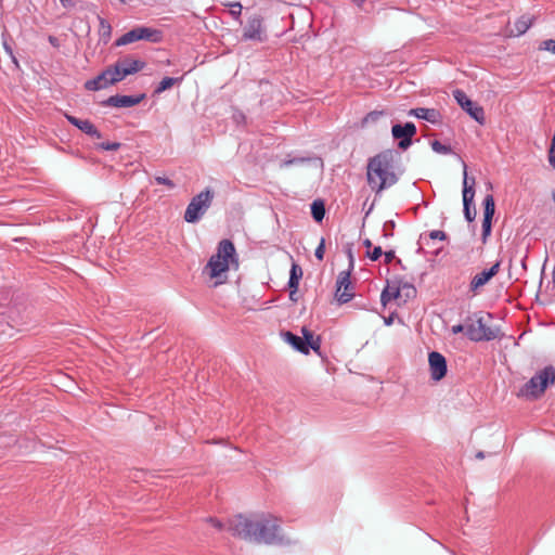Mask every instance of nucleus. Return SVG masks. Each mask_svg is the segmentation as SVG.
<instances>
[{"mask_svg": "<svg viewBox=\"0 0 555 555\" xmlns=\"http://www.w3.org/2000/svg\"><path fill=\"white\" fill-rule=\"evenodd\" d=\"M229 531L234 537L268 545H288L291 540L281 533L276 517L262 515L258 519H249L243 515L235 516L229 522Z\"/></svg>", "mask_w": 555, "mask_h": 555, "instance_id": "1", "label": "nucleus"}, {"mask_svg": "<svg viewBox=\"0 0 555 555\" xmlns=\"http://www.w3.org/2000/svg\"><path fill=\"white\" fill-rule=\"evenodd\" d=\"M366 179L372 191L377 194L397 183L398 176L393 171L392 151H383L369 159Z\"/></svg>", "mask_w": 555, "mask_h": 555, "instance_id": "2", "label": "nucleus"}, {"mask_svg": "<svg viewBox=\"0 0 555 555\" xmlns=\"http://www.w3.org/2000/svg\"><path fill=\"white\" fill-rule=\"evenodd\" d=\"M235 260V247L230 240L219 242L217 253L210 257L206 270L211 279L219 276L229 270L230 261Z\"/></svg>", "mask_w": 555, "mask_h": 555, "instance_id": "3", "label": "nucleus"}, {"mask_svg": "<svg viewBox=\"0 0 555 555\" xmlns=\"http://www.w3.org/2000/svg\"><path fill=\"white\" fill-rule=\"evenodd\" d=\"M555 382V369L552 365L545 366L543 370L532 376L521 388V393L530 398H539L544 393L548 385Z\"/></svg>", "mask_w": 555, "mask_h": 555, "instance_id": "4", "label": "nucleus"}, {"mask_svg": "<svg viewBox=\"0 0 555 555\" xmlns=\"http://www.w3.org/2000/svg\"><path fill=\"white\" fill-rule=\"evenodd\" d=\"M212 199L214 192L209 188L192 197L185 209L184 220L188 223L198 222L211 206Z\"/></svg>", "mask_w": 555, "mask_h": 555, "instance_id": "5", "label": "nucleus"}, {"mask_svg": "<svg viewBox=\"0 0 555 555\" xmlns=\"http://www.w3.org/2000/svg\"><path fill=\"white\" fill-rule=\"evenodd\" d=\"M499 328H492L483 323V318L478 317L476 323L466 327V335L472 341H490L499 336Z\"/></svg>", "mask_w": 555, "mask_h": 555, "instance_id": "6", "label": "nucleus"}, {"mask_svg": "<svg viewBox=\"0 0 555 555\" xmlns=\"http://www.w3.org/2000/svg\"><path fill=\"white\" fill-rule=\"evenodd\" d=\"M453 98L456 103L479 125H485L486 116L482 106L473 102L466 93L461 89H455L453 91Z\"/></svg>", "mask_w": 555, "mask_h": 555, "instance_id": "7", "label": "nucleus"}, {"mask_svg": "<svg viewBox=\"0 0 555 555\" xmlns=\"http://www.w3.org/2000/svg\"><path fill=\"white\" fill-rule=\"evenodd\" d=\"M350 274V270L341 271L336 281L335 297L340 305L349 302L354 297Z\"/></svg>", "mask_w": 555, "mask_h": 555, "instance_id": "8", "label": "nucleus"}, {"mask_svg": "<svg viewBox=\"0 0 555 555\" xmlns=\"http://www.w3.org/2000/svg\"><path fill=\"white\" fill-rule=\"evenodd\" d=\"M391 134L399 140V149L406 150L412 144V138L416 134V126L411 121L404 125L395 124L391 128Z\"/></svg>", "mask_w": 555, "mask_h": 555, "instance_id": "9", "label": "nucleus"}, {"mask_svg": "<svg viewBox=\"0 0 555 555\" xmlns=\"http://www.w3.org/2000/svg\"><path fill=\"white\" fill-rule=\"evenodd\" d=\"M501 262L496 261L489 269L477 273L469 283V293L476 296L480 293L481 288L500 271Z\"/></svg>", "mask_w": 555, "mask_h": 555, "instance_id": "10", "label": "nucleus"}, {"mask_svg": "<svg viewBox=\"0 0 555 555\" xmlns=\"http://www.w3.org/2000/svg\"><path fill=\"white\" fill-rule=\"evenodd\" d=\"M243 39L244 40H253L258 42H263L267 39V35L264 34L262 27V17L259 15H255L248 18L246 26L243 30Z\"/></svg>", "mask_w": 555, "mask_h": 555, "instance_id": "11", "label": "nucleus"}, {"mask_svg": "<svg viewBox=\"0 0 555 555\" xmlns=\"http://www.w3.org/2000/svg\"><path fill=\"white\" fill-rule=\"evenodd\" d=\"M145 99V93L137 94V95H122L115 94L111 95L106 100L102 102L103 106L109 107H132L134 105L140 104Z\"/></svg>", "mask_w": 555, "mask_h": 555, "instance_id": "12", "label": "nucleus"}, {"mask_svg": "<svg viewBox=\"0 0 555 555\" xmlns=\"http://www.w3.org/2000/svg\"><path fill=\"white\" fill-rule=\"evenodd\" d=\"M428 363L430 377L438 382L447 375L448 366L446 358L437 351H431L428 354Z\"/></svg>", "mask_w": 555, "mask_h": 555, "instance_id": "13", "label": "nucleus"}, {"mask_svg": "<svg viewBox=\"0 0 555 555\" xmlns=\"http://www.w3.org/2000/svg\"><path fill=\"white\" fill-rule=\"evenodd\" d=\"M483 219H482V241L486 242L491 234L492 219L495 212V203L493 195L488 194L482 202Z\"/></svg>", "mask_w": 555, "mask_h": 555, "instance_id": "14", "label": "nucleus"}, {"mask_svg": "<svg viewBox=\"0 0 555 555\" xmlns=\"http://www.w3.org/2000/svg\"><path fill=\"white\" fill-rule=\"evenodd\" d=\"M65 118L70 125L77 127L83 133L96 139L102 138L101 132L89 119H80L69 114H65Z\"/></svg>", "mask_w": 555, "mask_h": 555, "instance_id": "15", "label": "nucleus"}, {"mask_svg": "<svg viewBox=\"0 0 555 555\" xmlns=\"http://www.w3.org/2000/svg\"><path fill=\"white\" fill-rule=\"evenodd\" d=\"M116 62L120 66V69H122V73L126 74V77L129 75L137 74L146 66V63L144 61L133 59L130 55L120 57Z\"/></svg>", "mask_w": 555, "mask_h": 555, "instance_id": "16", "label": "nucleus"}, {"mask_svg": "<svg viewBox=\"0 0 555 555\" xmlns=\"http://www.w3.org/2000/svg\"><path fill=\"white\" fill-rule=\"evenodd\" d=\"M400 297H401L400 281L398 279H395L392 281H387V285L380 294L382 305L384 307H386L389 301H391L392 299L400 298Z\"/></svg>", "mask_w": 555, "mask_h": 555, "instance_id": "17", "label": "nucleus"}, {"mask_svg": "<svg viewBox=\"0 0 555 555\" xmlns=\"http://www.w3.org/2000/svg\"><path fill=\"white\" fill-rule=\"evenodd\" d=\"M409 115L420 119L427 120L431 124L438 122V119L440 117V114L437 109L426 107L412 108L410 109Z\"/></svg>", "mask_w": 555, "mask_h": 555, "instance_id": "18", "label": "nucleus"}, {"mask_svg": "<svg viewBox=\"0 0 555 555\" xmlns=\"http://www.w3.org/2000/svg\"><path fill=\"white\" fill-rule=\"evenodd\" d=\"M283 339L289 344L296 351H299L302 354H308V349L306 347L305 341H302V338L296 334H293L289 331L282 332L281 333Z\"/></svg>", "mask_w": 555, "mask_h": 555, "instance_id": "19", "label": "nucleus"}, {"mask_svg": "<svg viewBox=\"0 0 555 555\" xmlns=\"http://www.w3.org/2000/svg\"><path fill=\"white\" fill-rule=\"evenodd\" d=\"M107 79H108V77H107L105 70H103L95 78L87 80L85 82V88L89 91H98L101 89H105L108 86H112V83L108 82Z\"/></svg>", "mask_w": 555, "mask_h": 555, "instance_id": "20", "label": "nucleus"}, {"mask_svg": "<svg viewBox=\"0 0 555 555\" xmlns=\"http://www.w3.org/2000/svg\"><path fill=\"white\" fill-rule=\"evenodd\" d=\"M533 18L529 15H522L514 23V27L511 29V35L519 37L524 35L532 25Z\"/></svg>", "mask_w": 555, "mask_h": 555, "instance_id": "21", "label": "nucleus"}, {"mask_svg": "<svg viewBox=\"0 0 555 555\" xmlns=\"http://www.w3.org/2000/svg\"><path fill=\"white\" fill-rule=\"evenodd\" d=\"M140 40L157 43L162 40V31L146 26H138Z\"/></svg>", "mask_w": 555, "mask_h": 555, "instance_id": "22", "label": "nucleus"}, {"mask_svg": "<svg viewBox=\"0 0 555 555\" xmlns=\"http://www.w3.org/2000/svg\"><path fill=\"white\" fill-rule=\"evenodd\" d=\"M108 79L107 81L115 85L126 78V74L122 73L117 62L104 69Z\"/></svg>", "mask_w": 555, "mask_h": 555, "instance_id": "23", "label": "nucleus"}, {"mask_svg": "<svg viewBox=\"0 0 555 555\" xmlns=\"http://www.w3.org/2000/svg\"><path fill=\"white\" fill-rule=\"evenodd\" d=\"M184 76L181 77H165L163 78L154 90V95H159L164 91L170 89L176 83H180Z\"/></svg>", "mask_w": 555, "mask_h": 555, "instance_id": "24", "label": "nucleus"}, {"mask_svg": "<svg viewBox=\"0 0 555 555\" xmlns=\"http://www.w3.org/2000/svg\"><path fill=\"white\" fill-rule=\"evenodd\" d=\"M139 40H140L139 29H138V27H134V28L130 29L129 31L125 33L122 36H120L115 41V46L116 47L126 46V44H129V43H132V42H135Z\"/></svg>", "mask_w": 555, "mask_h": 555, "instance_id": "25", "label": "nucleus"}, {"mask_svg": "<svg viewBox=\"0 0 555 555\" xmlns=\"http://www.w3.org/2000/svg\"><path fill=\"white\" fill-rule=\"evenodd\" d=\"M302 278V269L299 264L293 263L289 272L288 288L298 289L299 281Z\"/></svg>", "mask_w": 555, "mask_h": 555, "instance_id": "26", "label": "nucleus"}, {"mask_svg": "<svg viewBox=\"0 0 555 555\" xmlns=\"http://www.w3.org/2000/svg\"><path fill=\"white\" fill-rule=\"evenodd\" d=\"M311 215L317 222H322L325 216V205L322 199H315L312 202Z\"/></svg>", "mask_w": 555, "mask_h": 555, "instance_id": "27", "label": "nucleus"}, {"mask_svg": "<svg viewBox=\"0 0 555 555\" xmlns=\"http://www.w3.org/2000/svg\"><path fill=\"white\" fill-rule=\"evenodd\" d=\"M99 20V35L106 43L112 35V26L111 24L103 17L98 16Z\"/></svg>", "mask_w": 555, "mask_h": 555, "instance_id": "28", "label": "nucleus"}, {"mask_svg": "<svg viewBox=\"0 0 555 555\" xmlns=\"http://www.w3.org/2000/svg\"><path fill=\"white\" fill-rule=\"evenodd\" d=\"M475 179H472L470 186H466V181H463V204H473L475 196Z\"/></svg>", "mask_w": 555, "mask_h": 555, "instance_id": "29", "label": "nucleus"}, {"mask_svg": "<svg viewBox=\"0 0 555 555\" xmlns=\"http://www.w3.org/2000/svg\"><path fill=\"white\" fill-rule=\"evenodd\" d=\"M384 114V111H372L367 113L361 120V128H365L370 124L378 121Z\"/></svg>", "mask_w": 555, "mask_h": 555, "instance_id": "30", "label": "nucleus"}, {"mask_svg": "<svg viewBox=\"0 0 555 555\" xmlns=\"http://www.w3.org/2000/svg\"><path fill=\"white\" fill-rule=\"evenodd\" d=\"M400 281V287H401V296L405 298L404 301H406L410 298H414L416 296V288L413 284Z\"/></svg>", "mask_w": 555, "mask_h": 555, "instance_id": "31", "label": "nucleus"}, {"mask_svg": "<svg viewBox=\"0 0 555 555\" xmlns=\"http://www.w3.org/2000/svg\"><path fill=\"white\" fill-rule=\"evenodd\" d=\"M430 146H431L433 151L438 153V154L448 155V154L452 153V147L450 145L442 144L438 140H434L430 143Z\"/></svg>", "mask_w": 555, "mask_h": 555, "instance_id": "32", "label": "nucleus"}, {"mask_svg": "<svg viewBox=\"0 0 555 555\" xmlns=\"http://www.w3.org/2000/svg\"><path fill=\"white\" fill-rule=\"evenodd\" d=\"M464 217L468 222H473L476 218V209L473 204H463Z\"/></svg>", "mask_w": 555, "mask_h": 555, "instance_id": "33", "label": "nucleus"}, {"mask_svg": "<svg viewBox=\"0 0 555 555\" xmlns=\"http://www.w3.org/2000/svg\"><path fill=\"white\" fill-rule=\"evenodd\" d=\"M230 7V14L236 21H240L242 14V4L240 2H231L228 4Z\"/></svg>", "mask_w": 555, "mask_h": 555, "instance_id": "34", "label": "nucleus"}, {"mask_svg": "<svg viewBox=\"0 0 555 555\" xmlns=\"http://www.w3.org/2000/svg\"><path fill=\"white\" fill-rule=\"evenodd\" d=\"M121 144L119 142H102L95 145V149L103 151H117Z\"/></svg>", "mask_w": 555, "mask_h": 555, "instance_id": "35", "label": "nucleus"}, {"mask_svg": "<svg viewBox=\"0 0 555 555\" xmlns=\"http://www.w3.org/2000/svg\"><path fill=\"white\" fill-rule=\"evenodd\" d=\"M301 334H302V337H301L302 341H305L304 344H306V347L309 350V346H311L312 339L315 336L312 331H310L309 328H307L305 326L301 328Z\"/></svg>", "mask_w": 555, "mask_h": 555, "instance_id": "36", "label": "nucleus"}, {"mask_svg": "<svg viewBox=\"0 0 555 555\" xmlns=\"http://www.w3.org/2000/svg\"><path fill=\"white\" fill-rule=\"evenodd\" d=\"M539 50H545L553 54H555V40L554 39H547L541 42Z\"/></svg>", "mask_w": 555, "mask_h": 555, "instance_id": "37", "label": "nucleus"}, {"mask_svg": "<svg viewBox=\"0 0 555 555\" xmlns=\"http://www.w3.org/2000/svg\"><path fill=\"white\" fill-rule=\"evenodd\" d=\"M383 255V250L380 246H375L373 249L366 251V257H369L372 261L378 260Z\"/></svg>", "mask_w": 555, "mask_h": 555, "instance_id": "38", "label": "nucleus"}, {"mask_svg": "<svg viewBox=\"0 0 555 555\" xmlns=\"http://www.w3.org/2000/svg\"><path fill=\"white\" fill-rule=\"evenodd\" d=\"M395 225L396 223L392 220L385 222L383 228V236L386 238L391 237L393 235L392 229L395 228Z\"/></svg>", "mask_w": 555, "mask_h": 555, "instance_id": "39", "label": "nucleus"}, {"mask_svg": "<svg viewBox=\"0 0 555 555\" xmlns=\"http://www.w3.org/2000/svg\"><path fill=\"white\" fill-rule=\"evenodd\" d=\"M309 160H310V158H307V157H295V158H291V159H285L282 163V166L288 167V166L295 165V164H304Z\"/></svg>", "mask_w": 555, "mask_h": 555, "instance_id": "40", "label": "nucleus"}, {"mask_svg": "<svg viewBox=\"0 0 555 555\" xmlns=\"http://www.w3.org/2000/svg\"><path fill=\"white\" fill-rule=\"evenodd\" d=\"M155 182L157 184L166 185L168 189H173L176 186V184L173 183L172 180H170L169 178H166V177H162V176H156Z\"/></svg>", "mask_w": 555, "mask_h": 555, "instance_id": "41", "label": "nucleus"}, {"mask_svg": "<svg viewBox=\"0 0 555 555\" xmlns=\"http://www.w3.org/2000/svg\"><path fill=\"white\" fill-rule=\"evenodd\" d=\"M325 253V241L324 238L321 240L319 246L315 248L314 256L318 260H323Z\"/></svg>", "mask_w": 555, "mask_h": 555, "instance_id": "42", "label": "nucleus"}, {"mask_svg": "<svg viewBox=\"0 0 555 555\" xmlns=\"http://www.w3.org/2000/svg\"><path fill=\"white\" fill-rule=\"evenodd\" d=\"M428 238L443 241L447 238V234H446V232H443L441 230H434V231L429 232Z\"/></svg>", "mask_w": 555, "mask_h": 555, "instance_id": "43", "label": "nucleus"}, {"mask_svg": "<svg viewBox=\"0 0 555 555\" xmlns=\"http://www.w3.org/2000/svg\"><path fill=\"white\" fill-rule=\"evenodd\" d=\"M310 349H312L317 353H320V349H321V337L320 336H315L312 339L311 346H309V350Z\"/></svg>", "mask_w": 555, "mask_h": 555, "instance_id": "44", "label": "nucleus"}, {"mask_svg": "<svg viewBox=\"0 0 555 555\" xmlns=\"http://www.w3.org/2000/svg\"><path fill=\"white\" fill-rule=\"evenodd\" d=\"M3 48H4L5 52L9 54V56L12 59V61H13L15 64H17V60H16V57H15L14 53H13V49H12V47H11V46L8 43V41H5V40L3 41Z\"/></svg>", "mask_w": 555, "mask_h": 555, "instance_id": "45", "label": "nucleus"}, {"mask_svg": "<svg viewBox=\"0 0 555 555\" xmlns=\"http://www.w3.org/2000/svg\"><path fill=\"white\" fill-rule=\"evenodd\" d=\"M206 520L209 524H211V526H214L216 529H218V530H222L223 529V524L219 519H217L215 517H208Z\"/></svg>", "mask_w": 555, "mask_h": 555, "instance_id": "46", "label": "nucleus"}, {"mask_svg": "<svg viewBox=\"0 0 555 555\" xmlns=\"http://www.w3.org/2000/svg\"><path fill=\"white\" fill-rule=\"evenodd\" d=\"M383 255L385 256L386 264L390 263L396 258V254H395L393 249L387 250V251L383 253Z\"/></svg>", "mask_w": 555, "mask_h": 555, "instance_id": "47", "label": "nucleus"}, {"mask_svg": "<svg viewBox=\"0 0 555 555\" xmlns=\"http://www.w3.org/2000/svg\"><path fill=\"white\" fill-rule=\"evenodd\" d=\"M464 330H465V327H464V325H462V324H456V325H453V326L451 327V332H452V334H454V335H456V334H460V333L464 332Z\"/></svg>", "mask_w": 555, "mask_h": 555, "instance_id": "48", "label": "nucleus"}, {"mask_svg": "<svg viewBox=\"0 0 555 555\" xmlns=\"http://www.w3.org/2000/svg\"><path fill=\"white\" fill-rule=\"evenodd\" d=\"M347 255H348V258H349V270L351 271L353 269V254H352V248L349 246L347 248Z\"/></svg>", "mask_w": 555, "mask_h": 555, "instance_id": "49", "label": "nucleus"}, {"mask_svg": "<svg viewBox=\"0 0 555 555\" xmlns=\"http://www.w3.org/2000/svg\"><path fill=\"white\" fill-rule=\"evenodd\" d=\"M49 42L54 47V48H59L60 47V41L56 37L54 36H49L48 38Z\"/></svg>", "mask_w": 555, "mask_h": 555, "instance_id": "50", "label": "nucleus"}, {"mask_svg": "<svg viewBox=\"0 0 555 555\" xmlns=\"http://www.w3.org/2000/svg\"><path fill=\"white\" fill-rule=\"evenodd\" d=\"M297 291L298 289H295V288H289V299L294 302H296L298 300L296 294H297Z\"/></svg>", "mask_w": 555, "mask_h": 555, "instance_id": "51", "label": "nucleus"}, {"mask_svg": "<svg viewBox=\"0 0 555 555\" xmlns=\"http://www.w3.org/2000/svg\"><path fill=\"white\" fill-rule=\"evenodd\" d=\"M363 245L367 248V250H371L372 242L369 238L363 241Z\"/></svg>", "mask_w": 555, "mask_h": 555, "instance_id": "52", "label": "nucleus"}, {"mask_svg": "<svg viewBox=\"0 0 555 555\" xmlns=\"http://www.w3.org/2000/svg\"><path fill=\"white\" fill-rule=\"evenodd\" d=\"M352 1L357 7L362 8L366 0H352Z\"/></svg>", "mask_w": 555, "mask_h": 555, "instance_id": "53", "label": "nucleus"}, {"mask_svg": "<svg viewBox=\"0 0 555 555\" xmlns=\"http://www.w3.org/2000/svg\"><path fill=\"white\" fill-rule=\"evenodd\" d=\"M476 457L479 460H482V459H485V453L482 451H479L476 453Z\"/></svg>", "mask_w": 555, "mask_h": 555, "instance_id": "54", "label": "nucleus"}, {"mask_svg": "<svg viewBox=\"0 0 555 555\" xmlns=\"http://www.w3.org/2000/svg\"><path fill=\"white\" fill-rule=\"evenodd\" d=\"M391 323H392V317L391 315L385 319V324L386 325H390Z\"/></svg>", "mask_w": 555, "mask_h": 555, "instance_id": "55", "label": "nucleus"}, {"mask_svg": "<svg viewBox=\"0 0 555 555\" xmlns=\"http://www.w3.org/2000/svg\"><path fill=\"white\" fill-rule=\"evenodd\" d=\"M464 181H466V186H470V184L468 182V178H467L466 171L464 172Z\"/></svg>", "mask_w": 555, "mask_h": 555, "instance_id": "56", "label": "nucleus"}, {"mask_svg": "<svg viewBox=\"0 0 555 555\" xmlns=\"http://www.w3.org/2000/svg\"><path fill=\"white\" fill-rule=\"evenodd\" d=\"M396 261H397L398 266L403 268L401 259H397Z\"/></svg>", "mask_w": 555, "mask_h": 555, "instance_id": "57", "label": "nucleus"}, {"mask_svg": "<svg viewBox=\"0 0 555 555\" xmlns=\"http://www.w3.org/2000/svg\"><path fill=\"white\" fill-rule=\"evenodd\" d=\"M60 2L62 3V5H63L64 8H67V3H66V2H64V0H60Z\"/></svg>", "mask_w": 555, "mask_h": 555, "instance_id": "58", "label": "nucleus"}, {"mask_svg": "<svg viewBox=\"0 0 555 555\" xmlns=\"http://www.w3.org/2000/svg\"><path fill=\"white\" fill-rule=\"evenodd\" d=\"M64 2H66V3H67V7H69V4H70V1H69V0H64Z\"/></svg>", "mask_w": 555, "mask_h": 555, "instance_id": "59", "label": "nucleus"}, {"mask_svg": "<svg viewBox=\"0 0 555 555\" xmlns=\"http://www.w3.org/2000/svg\"><path fill=\"white\" fill-rule=\"evenodd\" d=\"M119 1H120L121 3H125V2H126V0H119Z\"/></svg>", "mask_w": 555, "mask_h": 555, "instance_id": "60", "label": "nucleus"}]
</instances>
